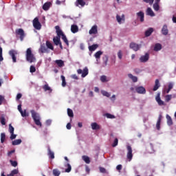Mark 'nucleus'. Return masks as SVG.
Instances as JSON below:
<instances>
[{
    "label": "nucleus",
    "instance_id": "a19ab883",
    "mask_svg": "<svg viewBox=\"0 0 176 176\" xmlns=\"http://www.w3.org/2000/svg\"><path fill=\"white\" fill-rule=\"evenodd\" d=\"M56 64H57L58 67H64V61L62 60H56Z\"/></svg>",
    "mask_w": 176,
    "mask_h": 176
},
{
    "label": "nucleus",
    "instance_id": "0eeeda50",
    "mask_svg": "<svg viewBox=\"0 0 176 176\" xmlns=\"http://www.w3.org/2000/svg\"><path fill=\"white\" fill-rule=\"evenodd\" d=\"M126 149L128 151L126 157L127 159H129V162L131 161V159H133V148H131V146L128 145L126 146Z\"/></svg>",
    "mask_w": 176,
    "mask_h": 176
},
{
    "label": "nucleus",
    "instance_id": "4c0bfd02",
    "mask_svg": "<svg viewBox=\"0 0 176 176\" xmlns=\"http://www.w3.org/2000/svg\"><path fill=\"white\" fill-rule=\"evenodd\" d=\"M65 167H67V168L65 169V173H71V170H72V166H71V164L67 163Z\"/></svg>",
    "mask_w": 176,
    "mask_h": 176
},
{
    "label": "nucleus",
    "instance_id": "774afa93",
    "mask_svg": "<svg viewBox=\"0 0 176 176\" xmlns=\"http://www.w3.org/2000/svg\"><path fill=\"white\" fill-rule=\"evenodd\" d=\"M116 170H118V171H120V170H122V165L119 164L116 166Z\"/></svg>",
    "mask_w": 176,
    "mask_h": 176
},
{
    "label": "nucleus",
    "instance_id": "20e7f679",
    "mask_svg": "<svg viewBox=\"0 0 176 176\" xmlns=\"http://www.w3.org/2000/svg\"><path fill=\"white\" fill-rule=\"evenodd\" d=\"M16 35H18L21 41H24V38L25 36V33H24V30L22 28L16 29L15 30Z\"/></svg>",
    "mask_w": 176,
    "mask_h": 176
},
{
    "label": "nucleus",
    "instance_id": "cd10ccee",
    "mask_svg": "<svg viewBox=\"0 0 176 176\" xmlns=\"http://www.w3.org/2000/svg\"><path fill=\"white\" fill-rule=\"evenodd\" d=\"M166 119H167L168 126H173V119L171 118V116H168V114H167Z\"/></svg>",
    "mask_w": 176,
    "mask_h": 176
},
{
    "label": "nucleus",
    "instance_id": "09e8293b",
    "mask_svg": "<svg viewBox=\"0 0 176 176\" xmlns=\"http://www.w3.org/2000/svg\"><path fill=\"white\" fill-rule=\"evenodd\" d=\"M104 116L107 118V119H115V116L111 113H107Z\"/></svg>",
    "mask_w": 176,
    "mask_h": 176
},
{
    "label": "nucleus",
    "instance_id": "6e6552de",
    "mask_svg": "<svg viewBox=\"0 0 176 176\" xmlns=\"http://www.w3.org/2000/svg\"><path fill=\"white\" fill-rule=\"evenodd\" d=\"M54 43L56 45V46L60 47L61 50H63V44L61 43V40L60 39V36L54 37L53 38Z\"/></svg>",
    "mask_w": 176,
    "mask_h": 176
},
{
    "label": "nucleus",
    "instance_id": "338daca9",
    "mask_svg": "<svg viewBox=\"0 0 176 176\" xmlns=\"http://www.w3.org/2000/svg\"><path fill=\"white\" fill-rule=\"evenodd\" d=\"M21 97H23V95L21 94H18L16 95V100H20V98H21Z\"/></svg>",
    "mask_w": 176,
    "mask_h": 176
},
{
    "label": "nucleus",
    "instance_id": "3c124183",
    "mask_svg": "<svg viewBox=\"0 0 176 176\" xmlns=\"http://www.w3.org/2000/svg\"><path fill=\"white\" fill-rule=\"evenodd\" d=\"M153 9L154 10H155V12H159L160 6H159V4H153Z\"/></svg>",
    "mask_w": 176,
    "mask_h": 176
},
{
    "label": "nucleus",
    "instance_id": "bb28decb",
    "mask_svg": "<svg viewBox=\"0 0 176 176\" xmlns=\"http://www.w3.org/2000/svg\"><path fill=\"white\" fill-rule=\"evenodd\" d=\"M82 159L87 164H90V157L89 156L82 155Z\"/></svg>",
    "mask_w": 176,
    "mask_h": 176
},
{
    "label": "nucleus",
    "instance_id": "603ef678",
    "mask_svg": "<svg viewBox=\"0 0 176 176\" xmlns=\"http://www.w3.org/2000/svg\"><path fill=\"white\" fill-rule=\"evenodd\" d=\"M102 94L104 96V97H111V94L107 91H102Z\"/></svg>",
    "mask_w": 176,
    "mask_h": 176
},
{
    "label": "nucleus",
    "instance_id": "2f4dec72",
    "mask_svg": "<svg viewBox=\"0 0 176 176\" xmlns=\"http://www.w3.org/2000/svg\"><path fill=\"white\" fill-rule=\"evenodd\" d=\"M98 47V44H94L89 47V52H94V50H96Z\"/></svg>",
    "mask_w": 176,
    "mask_h": 176
},
{
    "label": "nucleus",
    "instance_id": "412c9836",
    "mask_svg": "<svg viewBox=\"0 0 176 176\" xmlns=\"http://www.w3.org/2000/svg\"><path fill=\"white\" fill-rule=\"evenodd\" d=\"M98 30H97V25H94L91 30H89V33L90 34V35H93V34H97Z\"/></svg>",
    "mask_w": 176,
    "mask_h": 176
},
{
    "label": "nucleus",
    "instance_id": "f8f14e48",
    "mask_svg": "<svg viewBox=\"0 0 176 176\" xmlns=\"http://www.w3.org/2000/svg\"><path fill=\"white\" fill-rule=\"evenodd\" d=\"M131 49H133L135 52H138L140 50V47H141V45L135 43H131L130 44Z\"/></svg>",
    "mask_w": 176,
    "mask_h": 176
},
{
    "label": "nucleus",
    "instance_id": "7c9ffc66",
    "mask_svg": "<svg viewBox=\"0 0 176 176\" xmlns=\"http://www.w3.org/2000/svg\"><path fill=\"white\" fill-rule=\"evenodd\" d=\"M128 77L130 79H131L134 83H135V82H138V78H137V76H133V74H129Z\"/></svg>",
    "mask_w": 176,
    "mask_h": 176
},
{
    "label": "nucleus",
    "instance_id": "4d7b16f0",
    "mask_svg": "<svg viewBox=\"0 0 176 176\" xmlns=\"http://www.w3.org/2000/svg\"><path fill=\"white\" fill-rule=\"evenodd\" d=\"M103 61H104L105 65H107V64H108V56L105 55L104 57H103Z\"/></svg>",
    "mask_w": 176,
    "mask_h": 176
},
{
    "label": "nucleus",
    "instance_id": "c85d7f7f",
    "mask_svg": "<svg viewBox=\"0 0 176 176\" xmlns=\"http://www.w3.org/2000/svg\"><path fill=\"white\" fill-rule=\"evenodd\" d=\"M153 32V28H150L145 32V36H151Z\"/></svg>",
    "mask_w": 176,
    "mask_h": 176
},
{
    "label": "nucleus",
    "instance_id": "f3484780",
    "mask_svg": "<svg viewBox=\"0 0 176 176\" xmlns=\"http://www.w3.org/2000/svg\"><path fill=\"white\" fill-rule=\"evenodd\" d=\"M155 100L158 104V105H164V102L163 100H162V99L160 98V94H157Z\"/></svg>",
    "mask_w": 176,
    "mask_h": 176
},
{
    "label": "nucleus",
    "instance_id": "6e6d98bb",
    "mask_svg": "<svg viewBox=\"0 0 176 176\" xmlns=\"http://www.w3.org/2000/svg\"><path fill=\"white\" fill-rule=\"evenodd\" d=\"M143 2H145L146 3H149V5H153V2H155V0H143Z\"/></svg>",
    "mask_w": 176,
    "mask_h": 176
},
{
    "label": "nucleus",
    "instance_id": "ea45409f",
    "mask_svg": "<svg viewBox=\"0 0 176 176\" xmlns=\"http://www.w3.org/2000/svg\"><path fill=\"white\" fill-rule=\"evenodd\" d=\"M53 175L54 176H60V174H61V172L58 170V169H54L52 170Z\"/></svg>",
    "mask_w": 176,
    "mask_h": 176
},
{
    "label": "nucleus",
    "instance_id": "4468645a",
    "mask_svg": "<svg viewBox=\"0 0 176 176\" xmlns=\"http://www.w3.org/2000/svg\"><path fill=\"white\" fill-rule=\"evenodd\" d=\"M52 2L51 1H47L43 5V9L47 12V10H49L50 8H52Z\"/></svg>",
    "mask_w": 176,
    "mask_h": 176
},
{
    "label": "nucleus",
    "instance_id": "39448f33",
    "mask_svg": "<svg viewBox=\"0 0 176 176\" xmlns=\"http://www.w3.org/2000/svg\"><path fill=\"white\" fill-rule=\"evenodd\" d=\"M33 27L35 30H41L42 28V25L39 22V19L36 17L33 20Z\"/></svg>",
    "mask_w": 176,
    "mask_h": 176
},
{
    "label": "nucleus",
    "instance_id": "423d86ee",
    "mask_svg": "<svg viewBox=\"0 0 176 176\" xmlns=\"http://www.w3.org/2000/svg\"><path fill=\"white\" fill-rule=\"evenodd\" d=\"M77 73L80 75V74H82L81 76L82 78H86V76H87V75H89V69H87V67H85L83 69V70H82V69H78L77 70Z\"/></svg>",
    "mask_w": 176,
    "mask_h": 176
},
{
    "label": "nucleus",
    "instance_id": "69168bd1",
    "mask_svg": "<svg viewBox=\"0 0 176 176\" xmlns=\"http://www.w3.org/2000/svg\"><path fill=\"white\" fill-rule=\"evenodd\" d=\"M16 135H14V133H11L10 140H15Z\"/></svg>",
    "mask_w": 176,
    "mask_h": 176
},
{
    "label": "nucleus",
    "instance_id": "72a5a7b5",
    "mask_svg": "<svg viewBox=\"0 0 176 176\" xmlns=\"http://www.w3.org/2000/svg\"><path fill=\"white\" fill-rule=\"evenodd\" d=\"M17 174H19V169H14L7 176H14V175H17Z\"/></svg>",
    "mask_w": 176,
    "mask_h": 176
},
{
    "label": "nucleus",
    "instance_id": "1a4fd4ad",
    "mask_svg": "<svg viewBox=\"0 0 176 176\" xmlns=\"http://www.w3.org/2000/svg\"><path fill=\"white\" fill-rule=\"evenodd\" d=\"M136 16L138 17V19L140 20V23H144L145 20V14H144V12L140 11L139 12H137Z\"/></svg>",
    "mask_w": 176,
    "mask_h": 176
},
{
    "label": "nucleus",
    "instance_id": "052dcab7",
    "mask_svg": "<svg viewBox=\"0 0 176 176\" xmlns=\"http://www.w3.org/2000/svg\"><path fill=\"white\" fill-rule=\"evenodd\" d=\"M118 57L120 60H122V50L118 51Z\"/></svg>",
    "mask_w": 176,
    "mask_h": 176
},
{
    "label": "nucleus",
    "instance_id": "5fc2aeb1",
    "mask_svg": "<svg viewBox=\"0 0 176 176\" xmlns=\"http://www.w3.org/2000/svg\"><path fill=\"white\" fill-rule=\"evenodd\" d=\"M100 172L102 173V174H107V169L104 167H100L99 168Z\"/></svg>",
    "mask_w": 176,
    "mask_h": 176
},
{
    "label": "nucleus",
    "instance_id": "a18cd8bd",
    "mask_svg": "<svg viewBox=\"0 0 176 176\" xmlns=\"http://www.w3.org/2000/svg\"><path fill=\"white\" fill-rule=\"evenodd\" d=\"M119 143V140L118 139V138H116L113 143L111 144V146H113V148H115V146H118V144Z\"/></svg>",
    "mask_w": 176,
    "mask_h": 176
},
{
    "label": "nucleus",
    "instance_id": "9b49d317",
    "mask_svg": "<svg viewBox=\"0 0 176 176\" xmlns=\"http://www.w3.org/2000/svg\"><path fill=\"white\" fill-rule=\"evenodd\" d=\"M135 91L138 92V94H145L146 93V89L142 86L135 87Z\"/></svg>",
    "mask_w": 176,
    "mask_h": 176
},
{
    "label": "nucleus",
    "instance_id": "b1692460",
    "mask_svg": "<svg viewBox=\"0 0 176 176\" xmlns=\"http://www.w3.org/2000/svg\"><path fill=\"white\" fill-rule=\"evenodd\" d=\"M174 87V84L173 82H169L168 85V89H165V91L167 94L171 91V89Z\"/></svg>",
    "mask_w": 176,
    "mask_h": 176
},
{
    "label": "nucleus",
    "instance_id": "c756f323",
    "mask_svg": "<svg viewBox=\"0 0 176 176\" xmlns=\"http://www.w3.org/2000/svg\"><path fill=\"white\" fill-rule=\"evenodd\" d=\"M43 89L45 91H50V93H52V91H53V90L52 89V88L50 87H49V85L45 84L43 87Z\"/></svg>",
    "mask_w": 176,
    "mask_h": 176
},
{
    "label": "nucleus",
    "instance_id": "0e129e2a",
    "mask_svg": "<svg viewBox=\"0 0 176 176\" xmlns=\"http://www.w3.org/2000/svg\"><path fill=\"white\" fill-rule=\"evenodd\" d=\"M116 19H117L118 23H122V17H120V16L117 15Z\"/></svg>",
    "mask_w": 176,
    "mask_h": 176
},
{
    "label": "nucleus",
    "instance_id": "f03ea898",
    "mask_svg": "<svg viewBox=\"0 0 176 176\" xmlns=\"http://www.w3.org/2000/svg\"><path fill=\"white\" fill-rule=\"evenodd\" d=\"M55 30H56V32L58 35V36H59L60 38V36H62V39L63 41V42H65V43H66L67 46H69V43L68 41V39L67 38V36H65V34H64V32H63V30H61V29H60V26L56 25L55 27Z\"/></svg>",
    "mask_w": 176,
    "mask_h": 176
},
{
    "label": "nucleus",
    "instance_id": "393cba45",
    "mask_svg": "<svg viewBox=\"0 0 176 176\" xmlns=\"http://www.w3.org/2000/svg\"><path fill=\"white\" fill-rule=\"evenodd\" d=\"M153 50H154V52H159V51L162 50V44L156 43L154 46Z\"/></svg>",
    "mask_w": 176,
    "mask_h": 176
},
{
    "label": "nucleus",
    "instance_id": "49530a36",
    "mask_svg": "<svg viewBox=\"0 0 176 176\" xmlns=\"http://www.w3.org/2000/svg\"><path fill=\"white\" fill-rule=\"evenodd\" d=\"M9 133H10V134H13V133H14V127H13V126H12V124H9Z\"/></svg>",
    "mask_w": 176,
    "mask_h": 176
},
{
    "label": "nucleus",
    "instance_id": "58836bf2",
    "mask_svg": "<svg viewBox=\"0 0 176 176\" xmlns=\"http://www.w3.org/2000/svg\"><path fill=\"white\" fill-rule=\"evenodd\" d=\"M6 140V135L5 133H1V144H3L5 142V140Z\"/></svg>",
    "mask_w": 176,
    "mask_h": 176
},
{
    "label": "nucleus",
    "instance_id": "473e14b6",
    "mask_svg": "<svg viewBox=\"0 0 176 176\" xmlns=\"http://www.w3.org/2000/svg\"><path fill=\"white\" fill-rule=\"evenodd\" d=\"M47 47L45 45H41L39 49V53H47Z\"/></svg>",
    "mask_w": 176,
    "mask_h": 176
},
{
    "label": "nucleus",
    "instance_id": "a878e982",
    "mask_svg": "<svg viewBox=\"0 0 176 176\" xmlns=\"http://www.w3.org/2000/svg\"><path fill=\"white\" fill-rule=\"evenodd\" d=\"M146 14L148 16H151V17H153L155 16V12L152 10V8H148L146 10Z\"/></svg>",
    "mask_w": 176,
    "mask_h": 176
},
{
    "label": "nucleus",
    "instance_id": "5701e85b",
    "mask_svg": "<svg viewBox=\"0 0 176 176\" xmlns=\"http://www.w3.org/2000/svg\"><path fill=\"white\" fill-rule=\"evenodd\" d=\"M85 6V5H86V2H85V1L83 0H76V6Z\"/></svg>",
    "mask_w": 176,
    "mask_h": 176
},
{
    "label": "nucleus",
    "instance_id": "aec40b11",
    "mask_svg": "<svg viewBox=\"0 0 176 176\" xmlns=\"http://www.w3.org/2000/svg\"><path fill=\"white\" fill-rule=\"evenodd\" d=\"M162 35H168V28H167V25H164L162 29Z\"/></svg>",
    "mask_w": 176,
    "mask_h": 176
},
{
    "label": "nucleus",
    "instance_id": "7ed1b4c3",
    "mask_svg": "<svg viewBox=\"0 0 176 176\" xmlns=\"http://www.w3.org/2000/svg\"><path fill=\"white\" fill-rule=\"evenodd\" d=\"M26 60L28 63H35L36 61V58L34 56V54H32L31 48H28L26 50Z\"/></svg>",
    "mask_w": 176,
    "mask_h": 176
},
{
    "label": "nucleus",
    "instance_id": "ddd939ff",
    "mask_svg": "<svg viewBox=\"0 0 176 176\" xmlns=\"http://www.w3.org/2000/svg\"><path fill=\"white\" fill-rule=\"evenodd\" d=\"M149 60V54L146 53L145 55L142 56L140 58V63H146Z\"/></svg>",
    "mask_w": 176,
    "mask_h": 176
},
{
    "label": "nucleus",
    "instance_id": "79ce46f5",
    "mask_svg": "<svg viewBox=\"0 0 176 176\" xmlns=\"http://www.w3.org/2000/svg\"><path fill=\"white\" fill-rule=\"evenodd\" d=\"M21 142H22L21 139H17L12 141V145H20Z\"/></svg>",
    "mask_w": 176,
    "mask_h": 176
},
{
    "label": "nucleus",
    "instance_id": "e433bc0d",
    "mask_svg": "<svg viewBox=\"0 0 176 176\" xmlns=\"http://www.w3.org/2000/svg\"><path fill=\"white\" fill-rule=\"evenodd\" d=\"M46 46L48 49H50V50H54L53 44H52V43H50V41H46Z\"/></svg>",
    "mask_w": 176,
    "mask_h": 176
},
{
    "label": "nucleus",
    "instance_id": "680f3d73",
    "mask_svg": "<svg viewBox=\"0 0 176 176\" xmlns=\"http://www.w3.org/2000/svg\"><path fill=\"white\" fill-rule=\"evenodd\" d=\"M72 79H75V80H78V79H79V78L78 77V76L76 74H72L71 76Z\"/></svg>",
    "mask_w": 176,
    "mask_h": 176
},
{
    "label": "nucleus",
    "instance_id": "13d9d810",
    "mask_svg": "<svg viewBox=\"0 0 176 176\" xmlns=\"http://www.w3.org/2000/svg\"><path fill=\"white\" fill-rule=\"evenodd\" d=\"M20 113L23 118H25V116H27V111L26 110H24V111H21Z\"/></svg>",
    "mask_w": 176,
    "mask_h": 176
},
{
    "label": "nucleus",
    "instance_id": "e2e57ef3",
    "mask_svg": "<svg viewBox=\"0 0 176 176\" xmlns=\"http://www.w3.org/2000/svg\"><path fill=\"white\" fill-rule=\"evenodd\" d=\"M3 101H5V97L0 95V105H2V102H3Z\"/></svg>",
    "mask_w": 176,
    "mask_h": 176
},
{
    "label": "nucleus",
    "instance_id": "4be33fe9",
    "mask_svg": "<svg viewBox=\"0 0 176 176\" xmlns=\"http://www.w3.org/2000/svg\"><path fill=\"white\" fill-rule=\"evenodd\" d=\"M71 31L73 32V34H76L78 31H79V28H78V25H72L71 26Z\"/></svg>",
    "mask_w": 176,
    "mask_h": 176
},
{
    "label": "nucleus",
    "instance_id": "864d4df0",
    "mask_svg": "<svg viewBox=\"0 0 176 176\" xmlns=\"http://www.w3.org/2000/svg\"><path fill=\"white\" fill-rule=\"evenodd\" d=\"M165 98H166V102H168L169 101L171 100V98H173V95H166L165 96Z\"/></svg>",
    "mask_w": 176,
    "mask_h": 176
},
{
    "label": "nucleus",
    "instance_id": "dca6fc26",
    "mask_svg": "<svg viewBox=\"0 0 176 176\" xmlns=\"http://www.w3.org/2000/svg\"><path fill=\"white\" fill-rule=\"evenodd\" d=\"M159 87H160V81L159 80V79H156L155 81V85L153 88V91H156L159 89Z\"/></svg>",
    "mask_w": 176,
    "mask_h": 176
},
{
    "label": "nucleus",
    "instance_id": "2eb2a0df",
    "mask_svg": "<svg viewBox=\"0 0 176 176\" xmlns=\"http://www.w3.org/2000/svg\"><path fill=\"white\" fill-rule=\"evenodd\" d=\"M47 155L50 159H54V152L52 151V149H50V146H47Z\"/></svg>",
    "mask_w": 176,
    "mask_h": 176
},
{
    "label": "nucleus",
    "instance_id": "c03bdc74",
    "mask_svg": "<svg viewBox=\"0 0 176 176\" xmlns=\"http://www.w3.org/2000/svg\"><path fill=\"white\" fill-rule=\"evenodd\" d=\"M67 115L69 118H74V111L71 109H67Z\"/></svg>",
    "mask_w": 176,
    "mask_h": 176
},
{
    "label": "nucleus",
    "instance_id": "bf43d9fd",
    "mask_svg": "<svg viewBox=\"0 0 176 176\" xmlns=\"http://www.w3.org/2000/svg\"><path fill=\"white\" fill-rule=\"evenodd\" d=\"M30 71L32 74H33V72H35L36 71V69L35 68L34 66H30Z\"/></svg>",
    "mask_w": 176,
    "mask_h": 176
},
{
    "label": "nucleus",
    "instance_id": "f257e3e1",
    "mask_svg": "<svg viewBox=\"0 0 176 176\" xmlns=\"http://www.w3.org/2000/svg\"><path fill=\"white\" fill-rule=\"evenodd\" d=\"M30 113L32 114V118L36 126L38 127H42V122H41V116L39 113L35 111V110H31Z\"/></svg>",
    "mask_w": 176,
    "mask_h": 176
},
{
    "label": "nucleus",
    "instance_id": "c9c22d12",
    "mask_svg": "<svg viewBox=\"0 0 176 176\" xmlns=\"http://www.w3.org/2000/svg\"><path fill=\"white\" fill-rule=\"evenodd\" d=\"M100 81H101L102 83H105V82H109V80L107 78V76L103 75V76H100Z\"/></svg>",
    "mask_w": 176,
    "mask_h": 176
},
{
    "label": "nucleus",
    "instance_id": "a211bd4d",
    "mask_svg": "<svg viewBox=\"0 0 176 176\" xmlns=\"http://www.w3.org/2000/svg\"><path fill=\"white\" fill-rule=\"evenodd\" d=\"M91 127L92 130H100L101 129V126L97 124V122H92L91 124Z\"/></svg>",
    "mask_w": 176,
    "mask_h": 176
},
{
    "label": "nucleus",
    "instance_id": "f704fd0d",
    "mask_svg": "<svg viewBox=\"0 0 176 176\" xmlns=\"http://www.w3.org/2000/svg\"><path fill=\"white\" fill-rule=\"evenodd\" d=\"M102 54V51H98V52L94 54V57H95V58H97V60H98L99 58H101Z\"/></svg>",
    "mask_w": 176,
    "mask_h": 176
},
{
    "label": "nucleus",
    "instance_id": "de8ad7c7",
    "mask_svg": "<svg viewBox=\"0 0 176 176\" xmlns=\"http://www.w3.org/2000/svg\"><path fill=\"white\" fill-rule=\"evenodd\" d=\"M6 120L5 119V118L3 116H1L0 118V122L3 126H5V124H6Z\"/></svg>",
    "mask_w": 176,
    "mask_h": 176
},
{
    "label": "nucleus",
    "instance_id": "8fccbe9b",
    "mask_svg": "<svg viewBox=\"0 0 176 176\" xmlns=\"http://www.w3.org/2000/svg\"><path fill=\"white\" fill-rule=\"evenodd\" d=\"M10 163L11 164V166H12V167H17L18 163L16 162V161H13L10 160Z\"/></svg>",
    "mask_w": 176,
    "mask_h": 176
},
{
    "label": "nucleus",
    "instance_id": "6ab92c4d",
    "mask_svg": "<svg viewBox=\"0 0 176 176\" xmlns=\"http://www.w3.org/2000/svg\"><path fill=\"white\" fill-rule=\"evenodd\" d=\"M163 118V116L162 114L159 115L158 120L156 124V129L157 130H160V123H162V119Z\"/></svg>",
    "mask_w": 176,
    "mask_h": 176
},
{
    "label": "nucleus",
    "instance_id": "9d476101",
    "mask_svg": "<svg viewBox=\"0 0 176 176\" xmlns=\"http://www.w3.org/2000/svg\"><path fill=\"white\" fill-rule=\"evenodd\" d=\"M8 54L12 57L13 63H16V54H17V51L14 50H11L9 51Z\"/></svg>",
    "mask_w": 176,
    "mask_h": 176
},
{
    "label": "nucleus",
    "instance_id": "37998d69",
    "mask_svg": "<svg viewBox=\"0 0 176 176\" xmlns=\"http://www.w3.org/2000/svg\"><path fill=\"white\" fill-rule=\"evenodd\" d=\"M60 78L62 79V86L63 87H65V86H67V82L65 81V76H61Z\"/></svg>",
    "mask_w": 176,
    "mask_h": 176
}]
</instances>
